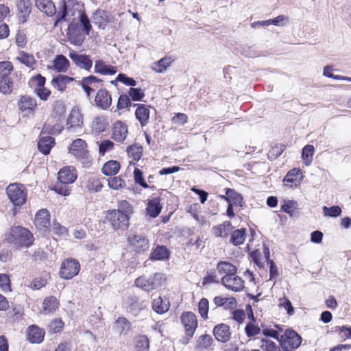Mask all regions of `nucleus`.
I'll return each instance as SVG.
<instances>
[{
    "mask_svg": "<svg viewBox=\"0 0 351 351\" xmlns=\"http://www.w3.org/2000/svg\"><path fill=\"white\" fill-rule=\"evenodd\" d=\"M5 240L18 249L30 246L34 241V237L31 232L22 226L12 227L5 234Z\"/></svg>",
    "mask_w": 351,
    "mask_h": 351,
    "instance_id": "1",
    "label": "nucleus"
},
{
    "mask_svg": "<svg viewBox=\"0 0 351 351\" xmlns=\"http://www.w3.org/2000/svg\"><path fill=\"white\" fill-rule=\"evenodd\" d=\"M166 278L162 273H155L149 276H142L135 280V285L145 291L158 289L165 285Z\"/></svg>",
    "mask_w": 351,
    "mask_h": 351,
    "instance_id": "2",
    "label": "nucleus"
},
{
    "mask_svg": "<svg viewBox=\"0 0 351 351\" xmlns=\"http://www.w3.org/2000/svg\"><path fill=\"white\" fill-rule=\"evenodd\" d=\"M14 66L10 61L0 62V91L3 94H9L13 88V81L10 77Z\"/></svg>",
    "mask_w": 351,
    "mask_h": 351,
    "instance_id": "3",
    "label": "nucleus"
},
{
    "mask_svg": "<svg viewBox=\"0 0 351 351\" xmlns=\"http://www.w3.org/2000/svg\"><path fill=\"white\" fill-rule=\"evenodd\" d=\"M6 193L10 201L14 206H21L27 200V193L24 185L13 183L6 188Z\"/></svg>",
    "mask_w": 351,
    "mask_h": 351,
    "instance_id": "4",
    "label": "nucleus"
},
{
    "mask_svg": "<svg viewBox=\"0 0 351 351\" xmlns=\"http://www.w3.org/2000/svg\"><path fill=\"white\" fill-rule=\"evenodd\" d=\"M60 20H66L67 16H76L82 14V5L75 0H69L62 3L60 10L57 12Z\"/></svg>",
    "mask_w": 351,
    "mask_h": 351,
    "instance_id": "5",
    "label": "nucleus"
},
{
    "mask_svg": "<svg viewBox=\"0 0 351 351\" xmlns=\"http://www.w3.org/2000/svg\"><path fill=\"white\" fill-rule=\"evenodd\" d=\"M83 127V117L77 107L71 110L66 123V130L69 133L80 132Z\"/></svg>",
    "mask_w": 351,
    "mask_h": 351,
    "instance_id": "6",
    "label": "nucleus"
},
{
    "mask_svg": "<svg viewBox=\"0 0 351 351\" xmlns=\"http://www.w3.org/2000/svg\"><path fill=\"white\" fill-rule=\"evenodd\" d=\"M80 270L79 262L74 258H67L62 262L60 276L64 279L69 280L77 276Z\"/></svg>",
    "mask_w": 351,
    "mask_h": 351,
    "instance_id": "7",
    "label": "nucleus"
},
{
    "mask_svg": "<svg viewBox=\"0 0 351 351\" xmlns=\"http://www.w3.org/2000/svg\"><path fill=\"white\" fill-rule=\"evenodd\" d=\"M301 342V337L293 330H287L280 338L281 346L286 351L298 348Z\"/></svg>",
    "mask_w": 351,
    "mask_h": 351,
    "instance_id": "8",
    "label": "nucleus"
},
{
    "mask_svg": "<svg viewBox=\"0 0 351 351\" xmlns=\"http://www.w3.org/2000/svg\"><path fill=\"white\" fill-rule=\"evenodd\" d=\"M51 215L48 210H39L35 215L34 225L37 230L43 234L49 231L51 227Z\"/></svg>",
    "mask_w": 351,
    "mask_h": 351,
    "instance_id": "9",
    "label": "nucleus"
},
{
    "mask_svg": "<svg viewBox=\"0 0 351 351\" xmlns=\"http://www.w3.org/2000/svg\"><path fill=\"white\" fill-rule=\"evenodd\" d=\"M108 220L114 230H125L128 228L130 218L126 214H123L116 210H111L108 213Z\"/></svg>",
    "mask_w": 351,
    "mask_h": 351,
    "instance_id": "10",
    "label": "nucleus"
},
{
    "mask_svg": "<svg viewBox=\"0 0 351 351\" xmlns=\"http://www.w3.org/2000/svg\"><path fill=\"white\" fill-rule=\"evenodd\" d=\"M128 242L132 250L141 253L147 250L149 243L144 236L136 234H130L128 237Z\"/></svg>",
    "mask_w": 351,
    "mask_h": 351,
    "instance_id": "11",
    "label": "nucleus"
},
{
    "mask_svg": "<svg viewBox=\"0 0 351 351\" xmlns=\"http://www.w3.org/2000/svg\"><path fill=\"white\" fill-rule=\"evenodd\" d=\"M84 34L79 23L73 21L69 25L67 34L71 43L81 45L85 39Z\"/></svg>",
    "mask_w": 351,
    "mask_h": 351,
    "instance_id": "12",
    "label": "nucleus"
},
{
    "mask_svg": "<svg viewBox=\"0 0 351 351\" xmlns=\"http://www.w3.org/2000/svg\"><path fill=\"white\" fill-rule=\"evenodd\" d=\"M221 282L227 289L236 292L241 291L244 288V281L236 274L223 276L221 278Z\"/></svg>",
    "mask_w": 351,
    "mask_h": 351,
    "instance_id": "13",
    "label": "nucleus"
},
{
    "mask_svg": "<svg viewBox=\"0 0 351 351\" xmlns=\"http://www.w3.org/2000/svg\"><path fill=\"white\" fill-rule=\"evenodd\" d=\"M181 320L186 335L192 337L197 326V320L195 315L192 312L184 313L181 316Z\"/></svg>",
    "mask_w": 351,
    "mask_h": 351,
    "instance_id": "14",
    "label": "nucleus"
},
{
    "mask_svg": "<svg viewBox=\"0 0 351 351\" xmlns=\"http://www.w3.org/2000/svg\"><path fill=\"white\" fill-rule=\"evenodd\" d=\"M69 57L80 69L90 71L92 67L93 62L87 55L79 54L74 51H71L69 53Z\"/></svg>",
    "mask_w": 351,
    "mask_h": 351,
    "instance_id": "15",
    "label": "nucleus"
},
{
    "mask_svg": "<svg viewBox=\"0 0 351 351\" xmlns=\"http://www.w3.org/2000/svg\"><path fill=\"white\" fill-rule=\"evenodd\" d=\"M77 178L75 167L67 166L62 168L58 173V179L60 183L69 184L73 183Z\"/></svg>",
    "mask_w": 351,
    "mask_h": 351,
    "instance_id": "16",
    "label": "nucleus"
},
{
    "mask_svg": "<svg viewBox=\"0 0 351 351\" xmlns=\"http://www.w3.org/2000/svg\"><path fill=\"white\" fill-rule=\"evenodd\" d=\"M269 248L266 245H263V252L259 250L253 251L251 253V257L254 263L259 267H263L265 263L270 260L269 259Z\"/></svg>",
    "mask_w": 351,
    "mask_h": 351,
    "instance_id": "17",
    "label": "nucleus"
},
{
    "mask_svg": "<svg viewBox=\"0 0 351 351\" xmlns=\"http://www.w3.org/2000/svg\"><path fill=\"white\" fill-rule=\"evenodd\" d=\"M128 134V125L121 121H117L112 128V138L117 142H123L125 140Z\"/></svg>",
    "mask_w": 351,
    "mask_h": 351,
    "instance_id": "18",
    "label": "nucleus"
},
{
    "mask_svg": "<svg viewBox=\"0 0 351 351\" xmlns=\"http://www.w3.org/2000/svg\"><path fill=\"white\" fill-rule=\"evenodd\" d=\"M302 172L300 169L293 168L285 176L282 182L286 186H298L302 178Z\"/></svg>",
    "mask_w": 351,
    "mask_h": 351,
    "instance_id": "19",
    "label": "nucleus"
},
{
    "mask_svg": "<svg viewBox=\"0 0 351 351\" xmlns=\"http://www.w3.org/2000/svg\"><path fill=\"white\" fill-rule=\"evenodd\" d=\"M230 327L225 324L216 325L213 328V335L218 341L227 342L230 338Z\"/></svg>",
    "mask_w": 351,
    "mask_h": 351,
    "instance_id": "20",
    "label": "nucleus"
},
{
    "mask_svg": "<svg viewBox=\"0 0 351 351\" xmlns=\"http://www.w3.org/2000/svg\"><path fill=\"white\" fill-rule=\"evenodd\" d=\"M101 80L93 75L84 77L82 80L81 85L84 90L86 92L87 97H89L92 92H94L98 88L97 84L101 83Z\"/></svg>",
    "mask_w": 351,
    "mask_h": 351,
    "instance_id": "21",
    "label": "nucleus"
},
{
    "mask_svg": "<svg viewBox=\"0 0 351 351\" xmlns=\"http://www.w3.org/2000/svg\"><path fill=\"white\" fill-rule=\"evenodd\" d=\"M95 104L99 108L106 110L112 103V98L109 93L106 90H99L95 99Z\"/></svg>",
    "mask_w": 351,
    "mask_h": 351,
    "instance_id": "22",
    "label": "nucleus"
},
{
    "mask_svg": "<svg viewBox=\"0 0 351 351\" xmlns=\"http://www.w3.org/2000/svg\"><path fill=\"white\" fill-rule=\"evenodd\" d=\"M94 71L103 75H112L117 73V68L110 65L102 60H97L95 62Z\"/></svg>",
    "mask_w": 351,
    "mask_h": 351,
    "instance_id": "23",
    "label": "nucleus"
},
{
    "mask_svg": "<svg viewBox=\"0 0 351 351\" xmlns=\"http://www.w3.org/2000/svg\"><path fill=\"white\" fill-rule=\"evenodd\" d=\"M19 107L22 112L29 114L36 108V101L34 98L29 96H22L19 101Z\"/></svg>",
    "mask_w": 351,
    "mask_h": 351,
    "instance_id": "24",
    "label": "nucleus"
},
{
    "mask_svg": "<svg viewBox=\"0 0 351 351\" xmlns=\"http://www.w3.org/2000/svg\"><path fill=\"white\" fill-rule=\"evenodd\" d=\"M45 330L37 326L28 328L27 339L32 343H40L44 340Z\"/></svg>",
    "mask_w": 351,
    "mask_h": 351,
    "instance_id": "25",
    "label": "nucleus"
},
{
    "mask_svg": "<svg viewBox=\"0 0 351 351\" xmlns=\"http://www.w3.org/2000/svg\"><path fill=\"white\" fill-rule=\"evenodd\" d=\"M36 8L47 16H53L56 13V9L51 0H35Z\"/></svg>",
    "mask_w": 351,
    "mask_h": 351,
    "instance_id": "26",
    "label": "nucleus"
},
{
    "mask_svg": "<svg viewBox=\"0 0 351 351\" xmlns=\"http://www.w3.org/2000/svg\"><path fill=\"white\" fill-rule=\"evenodd\" d=\"M74 81V78L64 75H58L51 80L53 87L60 92L65 90L67 84Z\"/></svg>",
    "mask_w": 351,
    "mask_h": 351,
    "instance_id": "27",
    "label": "nucleus"
},
{
    "mask_svg": "<svg viewBox=\"0 0 351 351\" xmlns=\"http://www.w3.org/2000/svg\"><path fill=\"white\" fill-rule=\"evenodd\" d=\"M232 229V223L228 221H226L221 224L213 226L212 228V233L216 237L226 238L229 234Z\"/></svg>",
    "mask_w": 351,
    "mask_h": 351,
    "instance_id": "28",
    "label": "nucleus"
},
{
    "mask_svg": "<svg viewBox=\"0 0 351 351\" xmlns=\"http://www.w3.org/2000/svg\"><path fill=\"white\" fill-rule=\"evenodd\" d=\"M111 19L109 12L103 10H97L93 15V23L99 27L105 26Z\"/></svg>",
    "mask_w": 351,
    "mask_h": 351,
    "instance_id": "29",
    "label": "nucleus"
},
{
    "mask_svg": "<svg viewBox=\"0 0 351 351\" xmlns=\"http://www.w3.org/2000/svg\"><path fill=\"white\" fill-rule=\"evenodd\" d=\"M217 270L220 275L231 276L237 273V268L228 261H219L217 265Z\"/></svg>",
    "mask_w": 351,
    "mask_h": 351,
    "instance_id": "30",
    "label": "nucleus"
},
{
    "mask_svg": "<svg viewBox=\"0 0 351 351\" xmlns=\"http://www.w3.org/2000/svg\"><path fill=\"white\" fill-rule=\"evenodd\" d=\"M55 141L53 138L49 136H41L38 143V148L43 154L47 155L49 154L50 150L53 147Z\"/></svg>",
    "mask_w": 351,
    "mask_h": 351,
    "instance_id": "31",
    "label": "nucleus"
},
{
    "mask_svg": "<svg viewBox=\"0 0 351 351\" xmlns=\"http://www.w3.org/2000/svg\"><path fill=\"white\" fill-rule=\"evenodd\" d=\"M173 62V59L171 57L166 56L152 64L151 69L156 73H163L171 66Z\"/></svg>",
    "mask_w": 351,
    "mask_h": 351,
    "instance_id": "32",
    "label": "nucleus"
},
{
    "mask_svg": "<svg viewBox=\"0 0 351 351\" xmlns=\"http://www.w3.org/2000/svg\"><path fill=\"white\" fill-rule=\"evenodd\" d=\"M114 328L119 335H126L131 329V323L125 317H119L114 322Z\"/></svg>",
    "mask_w": 351,
    "mask_h": 351,
    "instance_id": "33",
    "label": "nucleus"
},
{
    "mask_svg": "<svg viewBox=\"0 0 351 351\" xmlns=\"http://www.w3.org/2000/svg\"><path fill=\"white\" fill-rule=\"evenodd\" d=\"M149 113V108L147 106L144 104L138 105L135 115L142 126L145 125L148 123Z\"/></svg>",
    "mask_w": 351,
    "mask_h": 351,
    "instance_id": "34",
    "label": "nucleus"
},
{
    "mask_svg": "<svg viewBox=\"0 0 351 351\" xmlns=\"http://www.w3.org/2000/svg\"><path fill=\"white\" fill-rule=\"evenodd\" d=\"M53 69L59 73L67 71L70 63L68 59L63 55H58L53 61Z\"/></svg>",
    "mask_w": 351,
    "mask_h": 351,
    "instance_id": "35",
    "label": "nucleus"
},
{
    "mask_svg": "<svg viewBox=\"0 0 351 351\" xmlns=\"http://www.w3.org/2000/svg\"><path fill=\"white\" fill-rule=\"evenodd\" d=\"M230 204H233L241 206L243 203L242 196L237 193L234 189H227L226 195L220 196Z\"/></svg>",
    "mask_w": 351,
    "mask_h": 351,
    "instance_id": "36",
    "label": "nucleus"
},
{
    "mask_svg": "<svg viewBox=\"0 0 351 351\" xmlns=\"http://www.w3.org/2000/svg\"><path fill=\"white\" fill-rule=\"evenodd\" d=\"M86 151H87V145L85 141L81 138L74 140L69 148V153L75 157Z\"/></svg>",
    "mask_w": 351,
    "mask_h": 351,
    "instance_id": "37",
    "label": "nucleus"
},
{
    "mask_svg": "<svg viewBox=\"0 0 351 351\" xmlns=\"http://www.w3.org/2000/svg\"><path fill=\"white\" fill-rule=\"evenodd\" d=\"M103 186L97 176L88 175L87 177L86 188L90 192L97 193L101 190Z\"/></svg>",
    "mask_w": 351,
    "mask_h": 351,
    "instance_id": "38",
    "label": "nucleus"
},
{
    "mask_svg": "<svg viewBox=\"0 0 351 351\" xmlns=\"http://www.w3.org/2000/svg\"><path fill=\"white\" fill-rule=\"evenodd\" d=\"M108 125V121L105 116H97L94 118L91 128L97 133L104 132Z\"/></svg>",
    "mask_w": 351,
    "mask_h": 351,
    "instance_id": "39",
    "label": "nucleus"
},
{
    "mask_svg": "<svg viewBox=\"0 0 351 351\" xmlns=\"http://www.w3.org/2000/svg\"><path fill=\"white\" fill-rule=\"evenodd\" d=\"M161 208L160 199L158 198H154L149 200L146 210L150 217L155 218L160 214Z\"/></svg>",
    "mask_w": 351,
    "mask_h": 351,
    "instance_id": "40",
    "label": "nucleus"
},
{
    "mask_svg": "<svg viewBox=\"0 0 351 351\" xmlns=\"http://www.w3.org/2000/svg\"><path fill=\"white\" fill-rule=\"evenodd\" d=\"M153 310L158 314H163L169 308V302L164 300L161 297L154 299L152 302Z\"/></svg>",
    "mask_w": 351,
    "mask_h": 351,
    "instance_id": "41",
    "label": "nucleus"
},
{
    "mask_svg": "<svg viewBox=\"0 0 351 351\" xmlns=\"http://www.w3.org/2000/svg\"><path fill=\"white\" fill-rule=\"evenodd\" d=\"M120 169L119 162L116 160H110L106 162L102 167V173L107 176H111L116 175Z\"/></svg>",
    "mask_w": 351,
    "mask_h": 351,
    "instance_id": "42",
    "label": "nucleus"
},
{
    "mask_svg": "<svg viewBox=\"0 0 351 351\" xmlns=\"http://www.w3.org/2000/svg\"><path fill=\"white\" fill-rule=\"evenodd\" d=\"M16 60L29 68H33L36 64L34 56L23 51L19 52Z\"/></svg>",
    "mask_w": 351,
    "mask_h": 351,
    "instance_id": "43",
    "label": "nucleus"
},
{
    "mask_svg": "<svg viewBox=\"0 0 351 351\" xmlns=\"http://www.w3.org/2000/svg\"><path fill=\"white\" fill-rule=\"evenodd\" d=\"M64 127L60 123H54L51 125V123H49V121L45 123L41 134H60L61 131H62Z\"/></svg>",
    "mask_w": 351,
    "mask_h": 351,
    "instance_id": "44",
    "label": "nucleus"
},
{
    "mask_svg": "<svg viewBox=\"0 0 351 351\" xmlns=\"http://www.w3.org/2000/svg\"><path fill=\"white\" fill-rule=\"evenodd\" d=\"M213 302L217 306H225L226 308H234L237 305L236 300L234 298H228L221 296L215 297Z\"/></svg>",
    "mask_w": 351,
    "mask_h": 351,
    "instance_id": "45",
    "label": "nucleus"
},
{
    "mask_svg": "<svg viewBox=\"0 0 351 351\" xmlns=\"http://www.w3.org/2000/svg\"><path fill=\"white\" fill-rule=\"evenodd\" d=\"M168 257L169 252L165 246H157L150 255V258L153 260H164Z\"/></svg>",
    "mask_w": 351,
    "mask_h": 351,
    "instance_id": "46",
    "label": "nucleus"
},
{
    "mask_svg": "<svg viewBox=\"0 0 351 351\" xmlns=\"http://www.w3.org/2000/svg\"><path fill=\"white\" fill-rule=\"evenodd\" d=\"M58 306V302L53 296L45 298L43 303V310L46 313H51L54 311Z\"/></svg>",
    "mask_w": 351,
    "mask_h": 351,
    "instance_id": "47",
    "label": "nucleus"
},
{
    "mask_svg": "<svg viewBox=\"0 0 351 351\" xmlns=\"http://www.w3.org/2000/svg\"><path fill=\"white\" fill-rule=\"evenodd\" d=\"M315 148L312 145H306L302 149V158L306 166H308L313 160Z\"/></svg>",
    "mask_w": 351,
    "mask_h": 351,
    "instance_id": "48",
    "label": "nucleus"
},
{
    "mask_svg": "<svg viewBox=\"0 0 351 351\" xmlns=\"http://www.w3.org/2000/svg\"><path fill=\"white\" fill-rule=\"evenodd\" d=\"M245 239V232L244 229H238L232 232L230 241L234 245L242 244Z\"/></svg>",
    "mask_w": 351,
    "mask_h": 351,
    "instance_id": "49",
    "label": "nucleus"
},
{
    "mask_svg": "<svg viewBox=\"0 0 351 351\" xmlns=\"http://www.w3.org/2000/svg\"><path fill=\"white\" fill-rule=\"evenodd\" d=\"M108 186L113 190H119L125 187V182L120 177H110L108 180Z\"/></svg>",
    "mask_w": 351,
    "mask_h": 351,
    "instance_id": "50",
    "label": "nucleus"
},
{
    "mask_svg": "<svg viewBox=\"0 0 351 351\" xmlns=\"http://www.w3.org/2000/svg\"><path fill=\"white\" fill-rule=\"evenodd\" d=\"M77 18L79 19V21L77 23H79L80 27H81L82 29L85 32V34L88 35L91 29V25L90 23L88 18L84 13L80 14V16H78Z\"/></svg>",
    "mask_w": 351,
    "mask_h": 351,
    "instance_id": "51",
    "label": "nucleus"
},
{
    "mask_svg": "<svg viewBox=\"0 0 351 351\" xmlns=\"http://www.w3.org/2000/svg\"><path fill=\"white\" fill-rule=\"evenodd\" d=\"M75 158L82 163V166L85 168H88L92 165L93 158L89 154L88 150L77 156Z\"/></svg>",
    "mask_w": 351,
    "mask_h": 351,
    "instance_id": "52",
    "label": "nucleus"
},
{
    "mask_svg": "<svg viewBox=\"0 0 351 351\" xmlns=\"http://www.w3.org/2000/svg\"><path fill=\"white\" fill-rule=\"evenodd\" d=\"M0 289L3 292L12 291L10 277L8 274H0Z\"/></svg>",
    "mask_w": 351,
    "mask_h": 351,
    "instance_id": "53",
    "label": "nucleus"
},
{
    "mask_svg": "<svg viewBox=\"0 0 351 351\" xmlns=\"http://www.w3.org/2000/svg\"><path fill=\"white\" fill-rule=\"evenodd\" d=\"M136 348L138 351H147L149 348V340L146 336L141 335L136 339Z\"/></svg>",
    "mask_w": 351,
    "mask_h": 351,
    "instance_id": "54",
    "label": "nucleus"
},
{
    "mask_svg": "<svg viewBox=\"0 0 351 351\" xmlns=\"http://www.w3.org/2000/svg\"><path fill=\"white\" fill-rule=\"evenodd\" d=\"M116 210L126 214L128 217H130L133 213V207L128 201L122 200L119 202V208Z\"/></svg>",
    "mask_w": 351,
    "mask_h": 351,
    "instance_id": "55",
    "label": "nucleus"
},
{
    "mask_svg": "<svg viewBox=\"0 0 351 351\" xmlns=\"http://www.w3.org/2000/svg\"><path fill=\"white\" fill-rule=\"evenodd\" d=\"M208 300L206 298L201 299L198 304V311L202 318H208Z\"/></svg>",
    "mask_w": 351,
    "mask_h": 351,
    "instance_id": "56",
    "label": "nucleus"
},
{
    "mask_svg": "<svg viewBox=\"0 0 351 351\" xmlns=\"http://www.w3.org/2000/svg\"><path fill=\"white\" fill-rule=\"evenodd\" d=\"M213 343V338L209 335H203L197 340V347L199 348H208Z\"/></svg>",
    "mask_w": 351,
    "mask_h": 351,
    "instance_id": "57",
    "label": "nucleus"
},
{
    "mask_svg": "<svg viewBox=\"0 0 351 351\" xmlns=\"http://www.w3.org/2000/svg\"><path fill=\"white\" fill-rule=\"evenodd\" d=\"M143 302H139L138 300H131L128 310L134 315H136L138 313L144 308Z\"/></svg>",
    "mask_w": 351,
    "mask_h": 351,
    "instance_id": "58",
    "label": "nucleus"
},
{
    "mask_svg": "<svg viewBox=\"0 0 351 351\" xmlns=\"http://www.w3.org/2000/svg\"><path fill=\"white\" fill-rule=\"evenodd\" d=\"M323 212L325 216L337 217L341 215V208L338 206H333L329 208L324 206Z\"/></svg>",
    "mask_w": 351,
    "mask_h": 351,
    "instance_id": "59",
    "label": "nucleus"
},
{
    "mask_svg": "<svg viewBox=\"0 0 351 351\" xmlns=\"http://www.w3.org/2000/svg\"><path fill=\"white\" fill-rule=\"evenodd\" d=\"M114 148V143L110 140L102 141L99 145V154L104 156L106 152L112 150Z\"/></svg>",
    "mask_w": 351,
    "mask_h": 351,
    "instance_id": "60",
    "label": "nucleus"
},
{
    "mask_svg": "<svg viewBox=\"0 0 351 351\" xmlns=\"http://www.w3.org/2000/svg\"><path fill=\"white\" fill-rule=\"evenodd\" d=\"M260 346L263 350L265 351H280L276 343L269 339H263Z\"/></svg>",
    "mask_w": 351,
    "mask_h": 351,
    "instance_id": "61",
    "label": "nucleus"
},
{
    "mask_svg": "<svg viewBox=\"0 0 351 351\" xmlns=\"http://www.w3.org/2000/svg\"><path fill=\"white\" fill-rule=\"evenodd\" d=\"M128 94L134 101H140L145 96L144 91L138 88H130Z\"/></svg>",
    "mask_w": 351,
    "mask_h": 351,
    "instance_id": "62",
    "label": "nucleus"
},
{
    "mask_svg": "<svg viewBox=\"0 0 351 351\" xmlns=\"http://www.w3.org/2000/svg\"><path fill=\"white\" fill-rule=\"evenodd\" d=\"M128 154L134 160H138L142 155L141 147L136 145L130 146L128 148Z\"/></svg>",
    "mask_w": 351,
    "mask_h": 351,
    "instance_id": "63",
    "label": "nucleus"
},
{
    "mask_svg": "<svg viewBox=\"0 0 351 351\" xmlns=\"http://www.w3.org/2000/svg\"><path fill=\"white\" fill-rule=\"evenodd\" d=\"M279 306L284 308L289 315L294 313V308L291 303V301L287 298H282L279 300Z\"/></svg>",
    "mask_w": 351,
    "mask_h": 351,
    "instance_id": "64",
    "label": "nucleus"
}]
</instances>
